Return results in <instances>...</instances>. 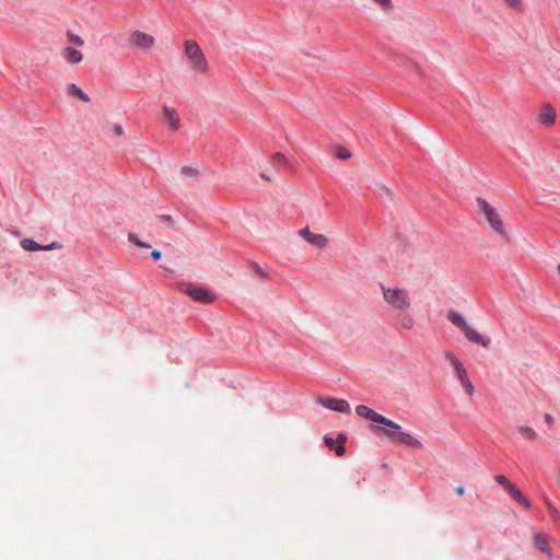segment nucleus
I'll return each mask as SVG.
<instances>
[{
  "instance_id": "obj_1",
  "label": "nucleus",
  "mask_w": 560,
  "mask_h": 560,
  "mask_svg": "<svg viewBox=\"0 0 560 560\" xmlns=\"http://www.w3.org/2000/svg\"><path fill=\"white\" fill-rule=\"evenodd\" d=\"M384 302L397 313L399 325L404 329H411L415 326V319L406 312L411 306L409 292L398 287L381 285Z\"/></svg>"
},
{
  "instance_id": "obj_2",
  "label": "nucleus",
  "mask_w": 560,
  "mask_h": 560,
  "mask_svg": "<svg viewBox=\"0 0 560 560\" xmlns=\"http://www.w3.org/2000/svg\"><path fill=\"white\" fill-rule=\"evenodd\" d=\"M381 425L382 427H378V431L386 438L390 439L393 442L404 444L412 450L423 448V444L420 440L407 432L401 431V427L390 419H387L386 424Z\"/></svg>"
},
{
  "instance_id": "obj_3",
  "label": "nucleus",
  "mask_w": 560,
  "mask_h": 560,
  "mask_svg": "<svg viewBox=\"0 0 560 560\" xmlns=\"http://www.w3.org/2000/svg\"><path fill=\"white\" fill-rule=\"evenodd\" d=\"M447 319L457 328H459L464 337L476 345H480L483 348H488L490 339L483 337L479 331L472 328L466 320V318L454 310H450L446 315Z\"/></svg>"
},
{
  "instance_id": "obj_4",
  "label": "nucleus",
  "mask_w": 560,
  "mask_h": 560,
  "mask_svg": "<svg viewBox=\"0 0 560 560\" xmlns=\"http://www.w3.org/2000/svg\"><path fill=\"white\" fill-rule=\"evenodd\" d=\"M477 207L478 212L485 217L491 230L501 238L509 241V233L497 209L482 198H477Z\"/></svg>"
},
{
  "instance_id": "obj_5",
  "label": "nucleus",
  "mask_w": 560,
  "mask_h": 560,
  "mask_svg": "<svg viewBox=\"0 0 560 560\" xmlns=\"http://www.w3.org/2000/svg\"><path fill=\"white\" fill-rule=\"evenodd\" d=\"M185 54L194 69L200 72H207L209 69L208 61L199 45L195 40L185 42Z\"/></svg>"
},
{
  "instance_id": "obj_6",
  "label": "nucleus",
  "mask_w": 560,
  "mask_h": 560,
  "mask_svg": "<svg viewBox=\"0 0 560 560\" xmlns=\"http://www.w3.org/2000/svg\"><path fill=\"white\" fill-rule=\"evenodd\" d=\"M179 291L188 294L195 301L201 303H212L214 301V295H212L207 289L201 287H195L188 282H180L178 284Z\"/></svg>"
},
{
  "instance_id": "obj_7",
  "label": "nucleus",
  "mask_w": 560,
  "mask_h": 560,
  "mask_svg": "<svg viewBox=\"0 0 560 560\" xmlns=\"http://www.w3.org/2000/svg\"><path fill=\"white\" fill-rule=\"evenodd\" d=\"M298 234L310 245L318 249L325 248L329 243L328 238L324 234L311 232L307 226L299 230Z\"/></svg>"
},
{
  "instance_id": "obj_8",
  "label": "nucleus",
  "mask_w": 560,
  "mask_h": 560,
  "mask_svg": "<svg viewBox=\"0 0 560 560\" xmlns=\"http://www.w3.org/2000/svg\"><path fill=\"white\" fill-rule=\"evenodd\" d=\"M130 42L135 47L140 48L142 50H149L153 47L155 43L153 36L147 33H142L140 31H135L133 33H131Z\"/></svg>"
},
{
  "instance_id": "obj_9",
  "label": "nucleus",
  "mask_w": 560,
  "mask_h": 560,
  "mask_svg": "<svg viewBox=\"0 0 560 560\" xmlns=\"http://www.w3.org/2000/svg\"><path fill=\"white\" fill-rule=\"evenodd\" d=\"M355 412L359 417L370 420L373 423L386 424V421H387L386 417L374 411L373 409H371L370 407H368L365 405H359L355 408Z\"/></svg>"
},
{
  "instance_id": "obj_10",
  "label": "nucleus",
  "mask_w": 560,
  "mask_h": 560,
  "mask_svg": "<svg viewBox=\"0 0 560 560\" xmlns=\"http://www.w3.org/2000/svg\"><path fill=\"white\" fill-rule=\"evenodd\" d=\"M319 402L324 407H326L330 410H334V411L341 412V413H350V411H351L349 402L345 399L325 398V399H320Z\"/></svg>"
},
{
  "instance_id": "obj_11",
  "label": "nucleus",
  "mask_w": 560,
  "mask_h": 560,
  "mask_svg": "<svg viewBox=\"0 0 560 560\" xmlns=\"http://www.w3.org/2000/svg\"><path fill=\"white\" fill-rule=\"evenodd\" d=\"M445 358L453 365L455 374H456V376H457L459 382H462L463 380L468 377L467 371H466L465 366L463 365V363L459 361V359L452 351H446L445 352Z\"/></svg>"
},
{
  "instance_id": "obj_12",
  "label": "nucleus",
  "mask_w": 560,
  "mask_h": 560,
  "mask_svg": "<svg viewBox=\"0 0 560 560\" xmlns=\"http://www.w3.org/2000/svg\"><path fill=\"white\" fill-rule=\"evenodd\" d=\"M21 246L25 250L37 252V250H51V249H55V248H59L60 244L57 243V242H54V243H51L49 245L42 246V245L37 244L32 238H23L21 241Z\"/></svg>"
},
{
  "instance_id": "obj_13",
  "label": "nucleus",
  "mask_w": 560,
  "mask_h": 560,
  "mask_svg": "<svg viewBox=\"0 0 560 560\" xmlns=\"http://www.w3.org/2000/svg\"><path fill=\"white\" fill-rule=\"evenodd\" d=\"M538 121L547 127H550L556 121V110L550 104L542 105L539 114Z\"/></svg>"
},
{
  "instance_id": "obj_14",
  "label": "nucleus",
  "mask_w": 560,
  "mask_h": 560,
  "mask_svg": "<svg viewBox=\"0 0 560 560\" xmlns=\"http://www.w3.org/2000/svg\"><path fill=\"white\" fill-rule=\"evenodd\" d=\"M61 56L70 65H78L83 60V54L71 46L65 47Z\"/></svg>"
},
{
  "instance_id": "obj_15",
  "label": "nucleus",
  "mask_w": 560,
  "mask_h": 560,
  "mask_svg": "<svg viewBox=\"0 0 560 560\" xmlns=\"http://www.w3.org/2000/svg\"><path fill=\"white\" fill-rule=\"evenodd\" d=\"M164 117L167 119L170 128L172 130H178L180 127V119L177 115L176 110L172 107L164 106L163 107Z\"/></svg>"
},
{
  "instance_id": "obj_16",
  "label": "nucleus",
  "mask_w": 560,
  "mask_h": 560,
  "mask_svg": "<svg viewBox=\"0 0 560 560\" xmlns=\"http://www.w3.org/2000/svg\"><path fill=\"white\" fill-rule=\"evenodd\" d=\"M534 546L541 552L550 556L551 548L549 546V542L545 536H542L539 533H534L533 535Z\"/></svg>"
},
{
  "instance_id": "obj_17",
  "label": "nucleus",
  "mask_w": 560,
  "mask_h": 560,
  "mask_svg": "<svg viewBox=\"0 0 560 560\" xmlns=\"http://www.w3.org/2000/svg\"><path fill=\"white\" fill-rule=\"evenodd\" d=\"M67 94L69 96H74V97H79L80 100H82L83 102L88 103L90 102V97L88 96L86 93H84L82 91L81 88H79L77 84L74 83H71L68 85L67 88Z\"/></svg>"
},
{
  "instance_id": "obj_18",
  "label": "nucleus",
  "mask_w": 560,
  "mask_h": 560,
  "mask_svg": "<svg viewBox=\"0 0 560 560\" xmlns=\"http://www.w3.org/2000/svg\"><path fill=\"white\" fill-rule=\"evenodd\" d=\"M508 492L511 494V497L517 501L518 503L523 504L525 508H530V502L523 495V493L516 488L515 485L510 487Z\"/></svg>"
},
{
  "instance_id": "obj_19",
  "label": "nucleus",
  "mask_w": 560,
  "mask_h": 560,
  "mask_svg": "<svg viewBox=\"0 0 560 560\" xmlns=\"http://www.w3.org/2000/svg\"><path fill=\"white\" fill-rule=\"evenodd\" d=\"M517 432L528 441H535L537 439L536 431L530 427H525V425L518 427Z\"/></svg>"
},
{
  "instance_id": "obj_20",
  "label": "nucleus",
  "mask_w": 560,
  "mask_h": 560,
  "mask_svg": "<svg viewBox=\"0 0 560 560\" xmlns=\"http://www.w3.org/2000/svg\"><path fill=\"white\" fill-rule=\"evenodd\" d=\"M180 174L185 177L196 178L199 174V171L191 166H183L180 168Z\"/></svg>"
},
{
  "instance_id": "obj_21",
  "label": "nucleus",
  "mask_w": 560,
  "mask_h": 560,
  "mask_svg": "<svg viewBox=\"0 0 560 560\" xmlns=\"http://www.w3.org/2000/svg\"><path fill=\"white\" fill-rule=\"evenodd\" d=\"M128 240H129V242H131L132 244H135V245H137L139 247H142V248H149L150 247V244L142 242L137 236V234H135V233H129L128 234Z\"/></svg>"
},
{
  "instance_id": "obj_22",
  "label": "nucleus",
  "mask_w": 560,
  "mask_h": 560,
  "mask_svg": "<svg viewBox=\"0 0 560 560\" xmlns=\"http://www.w3.org/2000/svg\"><path fill=\"white\" fill-rule=\"evenodd\" d=\"M335 155L342 160H348L351 158V153L345 147H337L335 150Z\"/></svg>"
},
{
  "instance_id": "obj_23",
  "label": "nucleus",
  "mask_w": 560,
  "mask_h": 560,
  "mask_svg": "<svg viewBox=\"0 0 560 560\" xmlns=\"http://www.w3.org/2000/svg\"><path fill=\"white\" fill-rule=\"evenodd\" d=\"M67 38L70 43L78 45L80 47H82L84 45L83 38L77 34L71 33V32L67 33Z\"/></svg>"
},
{
  "instance_id": "obj_24",
  "label": "nucleus",
  "mask_w": 560,
  "mask_h": 560,
  "mask_svg": "<svg viewBox=\"0 0 560 560\" xmlns=\"http://www.w3.org/2000/svg\"><path fill=\"white\" fill-rule=\"evenodd\" d=\"M460 384L463 385L464 389L466 390V393L469 395V396H472L475 394V386L474 384L471 383V381L469 380V377L463 380L460 382Z\"/></svg>"
},
{
  "instance_id": "obj_25",
  "label": "nucleus",
  "mask_w": 560,
  "mask_h": 560,
  "mask_svg": "<svg viewBox=\"0 0 560 560\" xmlns=\"http://www.w3.org/2000/svg\"><path fill=\"white\" fill-rule=\"evenodd\" d=\"M495 481L504 487L506 491L513 486V483L503 475L495 476Z\"/></svg>"
},
{
  "instance_id": "obj_26",
  "label": "nucleus",
  "mask_w": 560,
  "mask_h": 560,
  "mask_svg": "<svg viewBox=\"0 0 560 560\" xmlns=\"http://www.w3.org/2000/svg\"><path fill=\"white\" fill-rule=\"evenodd\" d=\"M376 191L381 196H385V197H392V195H393L392 189L387 185H385V184L377 185Z\"/></svg>"
},
{
  "instance_id": "obj_27",
  "label": "nucleus",
  "mask_w": 560,
  "mask_h": 560,
  "mask_svg": "<svg viewBox=\"0 0 560 560\" xmlns=\"http://www.w3.org/2000/svg\"><path fill=\"white\" fill-rule=\"evenodd\" d=\"M505 3L515 11L523 10V1L522 0H504Z\"/></svg>"
},
{
  "instance_id": "obj_28",
  "label": "nucleus",
  "mask_w": 560,
  "mask_h": 560,
  "mask_svg": "<svg viewBox=\"0 0 560 560\" xmlns=\"http://www.w3.org/2000/svg\"><path fill=\"white\" fill-rule=\"evenodd\" d=\"M546 504L552 517L560 521V512L548 500H546Z\"/></svg>"
},
{
  "instance_id": "obj_29",
  "label": "nucleus",
  "mask_w": 560,
  "mask_h": 560,
  "mask_svg": "<svg viewBox=\"0 0 560 560\" xmlns=\"http://www.w3.org/2000/svg\"><path fill=\"white\" fill-rule=\"evenodd\" d=\"M272 161L275 163H281L283 165H288V159L282 153H275L272 155Z\"/></svg>"
},
{
  "instance_id": "obj_30",
  "label": "nucleus",
  "mask_w": 560,
  "mask_h": 560,
  "mask_svg": "<svg viewBox=\"0 0 560 560\" xmlns=\"http://www.w3.org/2000/svg\"><path fill=\"white\" fill-rule=\"evenodd\" d=\"M113 131L117 137H120L124 133L122 127L120 125H114Z\"/></svg>"
},
{
  "instance_id": "obj_31",
  "label": "nucleus",
  "mask_w": 560,
  "mask_h": 560,
  "mask_svg": "<svg viewBox=\"0 0 560 560\" xmlns=\"http://www.w3.org/2000/svg\"><path fill=\"white\" fill-rule=\"evenodd\" d=\"M345 452H346V448H345V446H343V445H341V444H340V445H338L337 447H335V453H336V455H337V456H341V455H343V454H345Z\"/></svg>"
},
{
  "instance_id": "obj_32",
  "label": "nucleus",
  "mask_w": 560,
  "mask_h": 560,
  "mask_svg": "<svg viewBox=\"0 0 560 560\" xmlns=\"http://www.w3.org/2000/svg\"><path fill=\"white\" fill-rule=\"evenodd\" d=\"M324 441H325V443H326V445H327L328 447H330V448H332V447H334V445H335V441H334V439H332V438L325 436V438H324Z\"/></svg>"
},
{
  "instance_id": "obj_33",
  "label": "nucleus",
  "mask_w": 560,
  "mask_h": 560,
  "mask_svg": "<svg viewBox=\"0 0 560 560\" xmlns=\"http://www.w3.org/2000/svg\"><path fill=\"white\" fill-rule=\"evenodd\" d=\"M253 268L254 270L261 277H266V273L262 271V269L257 265V264H254L253 265Z\"/></svg>"
},
{
  "instance_id": "obj_34",
  "label": "nucleus",
  "mask_w": 560,
  "mask_h": 560,
  "mask_svg": "<svg viewBox=\"0 0 560 560\" xmlns=\"http://www.w3.org/2000/svg\"><path fill=\"white\" fill-rule=\"evenodd\" d=\"M151 257L154 259V260H160L161 259V252L154 249L151 252Z\"/></svg>"
},
{
  "instance_id": "obj_35",
  "label": "nucleus",
  "mask_w": 560,
  "mask_h": 560,
  "mask_svg": "<svg viewBox=\"0 0 560 560\" xmlns=\"http://www.w3.org/2000/svg\"><path fill=\"white\" fill-rule=\"evenodd\" d=\"M545 421L548 423V424H552L553 423V418L550 413H546L545 415Z\"/></svg>"
},
{
  "instance_id": "obj_36",
  "label": "nucleus",
  "mask_w": 560,
  "mask_h": 560,
  "mask_svg": "<svg viewBox=\"0 0 560 560\" xmlns=\"http://www.w3.org/2000/svg\"><path fill=\"white\" fill-rule=\"evenodd\" d=\"M456 493H457L459 497L464 495V494H465V488H464V486H458V487L456 488Z\"/></svg>"
},
{
  "instance_id": "obj_37",
  "label": "nucleus",
  "mask_w": 560,
  "mask_h": 560,
  "mask_svg": "<svg viewBox=\"0 0 560 560\" xmlns=\"http://www.w3.org/2000/svg\"><path fill=\"white\" fill-rule=\"evenodd\" d=\"M337 440L340 442V443H343L346 441V435L345 434H339Z\"/></svg>"
},
{
  "instance_id": "obj_38",
  "label": "nucleus",
  "mask_w": 560,
  "mask_h": 560,
  "mask_svg": "<svg viewBox=\"0 0 560 560\" xmlns=\"http://www.w3.org/2000/svg\"><path fill=\"white\" fill-rule=\"evenodd\" d=\"M161 219L165 222H170L172 220L170 215H162Z\"/></svg>"
},
{
  "instance_id": "obj_39",
  "label": "nucleus",
  "mask_w": 560,
  "mask_h": 560,
  "mask_svg": "<svg viewBox=\"0 0 560 560\" xmlns=\"http://www.w3.org/2000/svg\"><path fill=\"white\" fill-rule=\"evenodd\" d=\"M381 4H389L390 0H376Z\"/></svg>"
},
{
  "instance_id": "obj_40",
  "label": "nucleus",
  "mask_w": 560,
  "mask_h": 560,
  "mask_svg": "<svg viewBox=\"0 0 560 560\" xmlns=\"http://www.w3.org/2000/svg\"><path fill=\"white\" fill-rule=\"evenodd\" d=\"M261 177H262L264 179H266V180H270V177H269L268 175H266V174H261Z\"/></svg>"
},
{
  "instance_id": "obj_41",
  "label": "nucleus",
  "mask_w": 560,
  "mask_h": 560,
  "mask_svg": "<svg viewBox=\"0 0 560 560\" xmlns=\"http://www.w3.org/2000/svg\"><path fill=\"white\" fill-rule=\"evenodd\" d=\"M558 270H559V272H560V264L558 265Z\"/></svg>"
}]
</instances>
